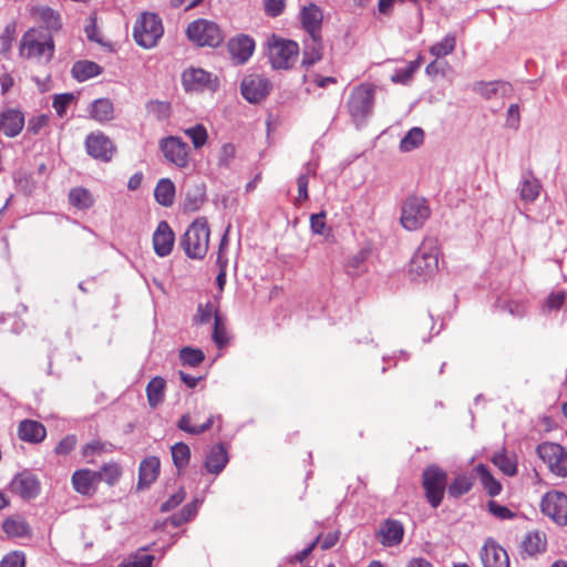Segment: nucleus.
I'll return each instance as SVG.
<instances>
[{"mask_svg": "<svg viewBox=\"0 0 567 567\" xmlns=\"http://www.w3.org/2000/svg\"><path fill=\"white\" fill-rule=\"evenodd\" d=\"M439 240L433 237L424 238L414 252L409 267L412 279H427L439 270Z\"/></svg>", "mask_w": 567, "mask_h": 567, "instance_id": "obj_1", "label": "nucleus"}, {"mask_svg": "<svg viewBox=\"0 0 567 567\" xmlns=\"http://www.w3.org/2000/svg\"><path fill=\"white\" fill-rule=\"evenodd\" d=\"M19 54L23 59L47 64L54 54L53 39L51 35L44 34L37 29H30L20 40Z\"/></svg>", "mask_w": 567, "mask_h": 567, "instance_id": "obj_2", "label": "nucleus"}, {"mask_svg": "<svg viewBox=\"0 0 567 567\" xmlns=\"http://www.w3.org/2000/svg\"><path fill=\"white\" fill-rule=\"evenodd\" d=\"M210 229L205 217L195 219L181 239V246L186 256L192 259H203L208 250Z\"/></svg>", "mask_w": 567, "mask_h": 567, "instance_id": "obj_3", "label": "nucleus"}, {"mask_svg": "<svg viewBox=\"0 0 567 567\" xmlns=\"http://www.w3.org/2000/svg\"><path fill=\"white\" fill-rule=\"evenodd\" d=\"M266 45L269 62L275 70H288L293 66L299 54L297 42L271 34Z\"/></svg>", "mask_w": 567, "mask_h": 567, "instance_id": "obj_4", "label": "nucleus"}, {"mask_svg": "<svg viewBox=\"0 0 567 567\" xmlns=\"http://www.w3.org/2000/svg\"><path fill=\"white\" fill-rule=\"evenodd\" d=\"M164 33L161 18L156 13L143 12L135 21L133 38L145 49L155 47Z\"/></svg>", "mask_w": 567, "mask_h": 567, "instance_id": "obj_5", "label": "nucleus"}, {"mask_svg": "<svg viewBox=\"0 0 567 567\" xmlns=\"http://www.w3.org/2000/svg\"><path fill=\"white\" fill-rule=\"evenodd\" d=\"M188 39L199 47L216 48L224 41V32L219 25L207 19H197L186 29Z\"/></svg>", "mask_w": 567, "mask_h": 567, "instance_id": "obj_6", "label": "nucleus"}, {"mask_svg": "<svg viewBox=\"0 0 567 567\" xmlns=\"http://www.w3.org/2000/svg\"><path fill=\"white\" fill-rule=\"evenodd\" d=\"M374 104V90L369 84H361L353 89L348 101L349 113L357 124H363L371 115Z\"/></svg>", "mask_w": 567, "mask_h": 567, "instance_id": "obj_7", "label": "nucleus"}, {"mask_svg": "<svg viewBox=\"0 0 567 567\" xmlns=\"http://www.w3.org/2000/svg\"><path fill=\"white\" fill-rule=\"evenodd\" d=\"M431 209L422 197L412 196L404 200L400 223L409 231L420 229L430 218Z\"/></svg>", "mask_w": 567, "mask_h": 567, "instance_id": "obj_8", "label": "nucleus"}, {"mask_svg": "<svg viewBox=\"0 0 567 567\" xmlns=\"http://www.w3.org/2000/svg\"><path fill=\"white\" fill-rule=\"evenodd\" d=\"M422 486L429 504L436 508L443 501L447 487V474L436 465L427 466L422 475Z\"/></svg>", "mask_w": 567, "mask_h": 567, "instance_id": "obj_9", "label": "nucleus"}, {"mask_svg": "<svg viewBox=\"0 0 567 567\" xmlns=\"http://www.w3.org/2000/svg\"><path fill=\"white\" fill-rule=\"evenodd\" d=\"M537 455L555 476L567 477V451L558 443L544 442L536 449Z\"/></svg>", "mask_w": 567, "mask_h": 567, "instance_id": "obj_10", "label": "nucleus"}, {"mask_svg": "<svg viewBox=\"0 0 567 567\" xmlns=\"http://www.w3.org/2000/svg\"><path fill=\"white\" fill-rule=\"evenodd\" d=\"M540 508L544 515L559 525H567V495L561 492H548L544 495Z\"/></svg>", "mask_w": 567, "mask_h": 567, "instance_id": "obj_11", "label": "nucleus"}, {"mask_svg": "<svg viewBox=\"0 0 567 567\" xmlns=\"http://www.w3.org/2000/svg\"><path fill=\"white\" fill-rule=\"evenodd\" d=\"M182 82L186 91H215L218 86L217 78L200 68L186 69L182 74Z\"/></svg>", "mask_w": 567, "mask_h": 567, "instance_id": "obj_12", "label": "nucleus"}, {"mask_svg": "<svg viewBox=\"0 0 567 567\" xmlns=\"http://www.w3.org/2000/svg\"><path fill=\"white\" fill-rule=\"evenodd\" d=\"M164 157L179 168L188 165V145L179 137L168 136L159 142Z\"/></svg>", "mask_w": 567, "mask_h": 567, "instance_id": "obj_13", "label": "nucleus"}, {"mask_svg": "<svg viewBox=\"0 0 567 567\" xmlns=\"http://www.w3.org/2000/svg\"><path fill=\"white\" fill-rule=\"evenodd\" d=\"M240 89L248 102L258 103L270 93L271 84L265 76L250 74L243 79Z\"/></svg>", "mask_w": 567, "mask_h": 567, "instance_id": "obj_14", "label": "nucleus"}, {"mask_svg": "<svg viewBox=\"0 0 567 567\" xmlns=\"http://www.w3.org/2000/svg\"><path fill=\"white\" fill-rule=\"evenodd\" d=\"M85 147L90 156L102 162H110L115 152L113 142L101 132L87 135Z\"/></svg>", "mask_w": 567, "mask_h": 567, "instance_id": "obj_15", "label": "nucleus"}, {"mask_svg": "<svg viewBox=\"0 0 567 567\" xmlns=\"http://www.w3.org/2000/svg\"><path fill=\"white\" fill-rule=\"evenodd\" d=\"M480 556L484 567H509L507 551L492 538L485 540Z\"/></svg>", "mask_w": 567, "mask_h": 567, "instance_id": "obj_16", "label": "nucleus"}, {"mask_svg": "<svg viewBox=\"0 0 567 567\" xmlns=\"http://www.w3.org/2000/svg\"><path fill=\"white\" fill-rule=\"evenodd\" d=\"M11 488L23 499H32L40 493V482L34 474L23 472L14 476Z\"/></svg>", "mask_w": 567, "mask_h": 567, "instance_id": "obj_17", "label": "nucleus"}, {"mask_svg": "<svg viewBox=\"0 0 567 567\" xmlns=\"http://www.w3.org/2000/svg\"><path fill=\"white\" fill-rule=\"evenodd\" d=\"M175 235L167 221L162 220L158 223L153 234L154 251L159 257L168 256L174 246Z\"/></svg>", "mask_w": 567, "mask_h": 567, "instance_id": "obj_18", "label": "nucleus"}, {"mask_svg": "<svg viewBox=\"0 0 567 567\" xmlns=\"http://www.w3.org/2000/svg\"><path fill=\"white\" fill-rule=\"evenodd\" d=\"M71 482L75 492L84 496H91L96 492L99 476L95 471L82 468L72 474Z\"/></svg>", "mask_w": 567, "mask_h": 567, "instance_id": "obj_19", "label": "nucleus"}, {"mask_svg": "<svg viewBox=\"0 0 567 567\" xmlns=\"http://www.w3.org/2000/svg\"><path fill=\"white\" fill-rule=\"evenodd\" d=\"M24 126V115L19 110L8 109L0 114V131L8 137L20 134Z\"/></svg>", "mask_w": 567, "mask_h": 567, "instance_id": "obj_20", "label": "nucleus"}, {"mask_svg": "<svg viewBox=\"0 0 567 567\" xmlns=\"http://www.w3.org/2000/svg\"><path fill=\"white\" fill-rule=\"evenodd\" d=\"M404 535L403 525L395 519H386L380 527L378 537L383 546L392 547L399 545Z\"/></svg>", "mask_w": 567, "mask_h": 567, "instance_id": "obj_21", "label": "nucleus"}, {"mask_svg": "<svg viewBox=\"0 0 567 567\" xmlns=\"http://www.w3.org/2000/svg\"><path fill=\"white\" fill-rule=\"evenodd\" d=\"M159 466L161 462L156 456H148L141 462L138 468V489L147 488L156 481L159 474Z\"/></svg>", "mask_w": 567, "mask_h": 567, "instance_id": "obj_22", "label": "nucleus"}, {"mask_svg": "<svg viewBox=\"0 0 567 567\" xmlns=\"http://www.w3.org/2000/svg\"><path fill=\"white\" fill-rule=\"evenodd\" d=\"M18 436L20 440L28 443H40L47 436V430L38 421L34 420H23L20 422L18 427Z\"/></svg>", "mask_w": 567, "mask_h": 567, "instance_id": "obj_23", "label": "nucleus"}, {"mask_svg": "<svg viewBox=\"0 0 567 567\" xmlns=\"http://www.w3.org/2000/svg\"><path fill=\"white\" fill-rule=\"evenodd\" d=\"M301 23L308 35H320L322 12L316 4H309L301 11Z\"/></svg>", "mask_w": 567, "mask_h": 567, "instance_id": "obj_24", "label": "nucleus"}, {"mask_svg": "<svg viewBox=\"0 0 567 567\" xmlns=\"http://www.w3.org/2000/svg\"><path fill=\"white\" fill-rule=\"evenodd\" d=\"M33 20L41 22L50 30H59L62 25L60 14L48 6H33L30 8Z\"/></svg>", "mask_w": 567, "mask_h": 567, "instance_id": "obj_25", "label": "nucleus"}, {"mask_svg": "<svg viewBox=\"0 0 567 567\" xmlns=\"http://www.w3.org/2000/svg\"><path fill=\"white\" fill-rule=\"evenodd\" d=\"M540 189L542 184L539 179L535 177L530 171L523 173L519 184V196L522 200L525 203H534L538 198Z\"/></svg>", "mask_w": 567, "mask_h": 567, "instance_id": "obj_26", "label": "nucleus"}, {"mask_svg": "<svg viewBox=\"0 0 567 567\" xmlns=\"http://www.w3.org/2000/svg\"><path fill=\"white\" fill-rule=\"evenodd\" d=\"M206 202V187L204 184H192L187 186L183 203L184 212L194 213L200 209Z\"/></svg>", "mask_w": 567, "mask_h": 567, "instance_id": "obj_27", "label": "nucleus"}, {"mask_svg": "<svg viewBox=\"0 0 567 567\" xmlns=\"http://www.w3.org/2000/svg\"><path fill=\"white\" fill-rule=\"evenodd\" d=\"M254 49L255 42L248 35H240L229 42L230 54L238 63H245L252 55Z\"/></svg>", "mask_w": 567, "mask_h": 567, "instance_id": "obj_28", "label": "nucleus"}, {"mask_svg": "<svg viewBox=\"0 0 567 567\" xmlns=\"http://www.w3.org/2000/svg\"><path fill=\"white\" fill-rule=\"evenodd\" d=\"M228 463V454L224 445H214L207 454L205 467L208 473L219 474Z\"/></svg>", "mask_w": 567, "mask_h": 567, "instance_id": "obj_29", "label": "nucleus"}, {"mask_svg": "<svg viewBox=\"0 0 567 567\" xmlns=\"http://www.w3.org/2000/svg\"><path fill=\"white\" fill-rule=\"evenodd\" d=\"M322 58V42L321 34L313 37L308 35L305 40L302 65L310 66L321 60Z\"/></svg>", "mask_w": 567, "mask_h": 567, "instance_id": "obj_30", "label": "nucleus"}, {"mask_svg": "<svg viewBox=\"0 0 567 567\" xmlns=\"http://www.w3.org/2000/svg\"><path fill=\"white\" fill-rule=\"evenodd\" d=\"M71 73L75 80L84 82L101 74L102 68L92 61H78L73 64Z\"/></svg>", "mask_w": 567, "mask_h": 567, "instance_id": "obj_31", "label": "nucleus"}, {"mask_svg": "<svg viewBox=\"0 0 567 567\" xmlns=\"http://www.w3.org/2000/svg\"><path fill=\"white\" fill-rule=\"evenodd\" d=\"M154 196L159 205L164 207L172 206L175 198L174 183L169 178L159 179L154 189Z\"/></svg>", "mask_w": 567, "mask_h": 567, "instance_id": "obj_32", "label": "nucleus"}, {"mask_svg": "<svg viewBox=\"0 0 567 567\" xmlns=\"http://www.w3.org/2000/svg\"><path fill=\"white\" fill-rule=\"evenodd\" d=\"M90 115L97 122H107L114 117L113 103L109 99H97L92 102Z\"/></svg>", "mask_w": 567, "mask_h": 567, "instance_id": "obj_33", "label": "nucleus"}, {"mask_svg": "<svg viewBox=\"0 0 567 567\" xmlns=\"http://www.w3.org/2000/svg\"><path fill=\"white\" fill-rule=\"evenodd\" d=\"M318 168V164L316 162H308L303 165L302 172L297 178V186H298V202H306L309 198L308 195V184H309V176L316 175Z\"/></svg>", "mask_w": 567, "mask_h": 567, "instance_id": "obj_34", "label": "nucleus"}, {"mask_svg": "<svg viewBox=\"0 0 567 567\" xmlns=\"http://www.w3.org/2000/svg\"><path fill=\"white\" fill-rule=\"evenodd\" d=\"M492 462L505 475L514 476L517 474V460L515 455H509L505 450L493 455Z\"/></svg>", "mask_w": 567, "mask_h": 567, "instance_id": "obj_35", "label": "nucleus"}, {"mask_svg": "<svg viewBox=\"0 0 567 567\" xmlns=\"http://www.w3.org/2000/svg\"><path fill=\"white\" fill-rule=\"evenodd\" d=\"M522 548L529 556L544 551L546 548L545 535L539 532L528 533L522 543Z\"/></svg>", "mask_w": 567, "mask_h": 567, "instance_id": "obj_36", "label": "nucleus"}, {"mask_svg": "<svg viewBox=\"0 0 567 567\" xmlns=\"http://www.w3.org/2000/svg\"><path fill=\"white\" fill-rule=\"evenodd\" d=\"M165 380L161 377H154L146 386L148 404L152 408L157 406L164 400Z\"/></svg>", "mask_w": 567, "mask_h": 567, "instance_id": "obj_37", "label": "nucleus"}, {"mask_svg": "<svg viewBox=\"0 0 567 567\" xmlns=\"http://www.w3.org/2000/svg\"><path fill=\"white\" fill-rule=\"evenodd\" d=\"M70 204L78 209H89L93 206L94 199L92 194L83 187L72 188L69 193Z\"/></svg>", "mask_w": 567, "mask_h": 567, "instance_id": "obj_38", "label": "nucleus"}, {"mask_svg": "<svg viewBox=\"0 0 567 567\" xmlns=\"http://www.w3.org/2000/svg\"><path fill=\"white\" fill-rule=\"evenodd\" d=\"M192 422H193V416L189 413H186V414L182 415V417L179 419V421L177 423V426L179 430H182L186 433H189L193 435H198V434H202L210 429V426L214 423V416L210 415L206 420V422L203 423L202 425H193Z\"/></svg>", "mask_w": 567, "mask_h": 567, "instance_id": "obj_39", "label": "nucleus"}, {"mask_svg": "<svg viewBox=\"0 0 567 567\" xmlns=\"http://www.w3.org/2000/svg\"><path fill=\"white\" fill-rule=\"evenodd\" d=\"M2 529L9 537H24L30 533L29 525L24 519L13 517L4 519Z\"/></svg>", "mask_w": 567, "mask_h": 567, "instance_id": "obj_40", "label": "nucleus"}, {"mask_svg": "<svg viewBox=\"0 0 567 567\" xmlns=\"http://www.w3.org/2000/svg\"><path fill=\"white\" fill-rule=\"evenodd\" d=\"M477 474L480 475L481 483L489 496H496L502 491L501 483L491 474L485 465L477 466Z\"/></svg>", "mask_w": 567, "mask_h": 567, "instance_id": "obj_41", "label": "nucleus"}, {"mask_svg": "<svg viewBox=\"0 0 567 567\" xmlns=\"http://www.w3.org/2000/svg\"><path fill=\"white\" fill-rule=\"evenodd\" d=\"M95 472L99 476V482L103 481L111 486L115 485L122 476V468L115 462L106 463L100 471Z\"/></svg>", "mask_w": 567, "mask_h": 567, "instance_id": "obj_42", "label": "nucleus"}, {"mask_svg": "<svg viewBox=\"0 0 567 567\" xmlns=\"http://www.w3.org/2000/svg\"><path fill=\"white\" fill-rule=\"evenodd\" d=\"M171 452L173 463L177 470H183L188 465L190 458V450L187 444L183 442L175 443L171 447Z\"/></svg>", "mask_w": 567, "mask_h": 567, "instance_id": "obj_43", "label": "nucleus"}, {"mask_svg": "<svg viewBox=\"0 0 567 567\" xmlns=\"http://www.w3.org/2000/svg\"><path fill=\"white\" fill-rule=\"evenodd\" d=\"M424 141V132L420 127H412L400 142L402 152H410L419 147Z\"/></svg>", "mask_w": 567, "mask_h": 567, "instance_id": "obj_44", "label": "nucleus"}, {"mask_svg": "<svg viewBox=\"0 0 567 567\" xmlns=\"http://www.w3.org/2000/svg\"><path fill=\"white\" fill-rule=\"evenodd\" d=\"M148 114L154 116L158 121L167 120L172 113V106L168 102L152 100L145 105Z\"/></svg>", "mask_w": 567, "mask_h": 567, "instance_id": "obj_45", "label": "nucleus"}, {"mask_svg": "<svg viewBox=\"0 0 567 567\" xmlns=\"http://www.w3.org/2000/svg\"><path fill=\"white\" fill-rule=\"evenodd\" d=\"M471 487V480L465 475H458L447 486V493L451 497L457 498L470 492Z\"/></svg>", "mask_w": 567, "mask_h": 567, "instance_id": "obj_46", "label": "nucleus"}, {"mask_svg": "<svg viewBox=\"0 0 567 567\" xmlns=\"http://www.w3.org/2000/svg\"><path fill=\"white\" fill-rule=\"evenodd\" d=\"M179 359L184 365L197 367L204 361L205 354L200 349L185 347L179 351Z\"/></svg>", "mask_w": 567, "mask_h": 567, "instance_id": "obj_47", "label": "nucleus"}, {"mask_svg": "<svg viewBox=\"0 0 567 567\" xmlns=\"http://www.w3.org/2000/svg\"><path fill=\"white\" fill-rule=\"evenodd\" d=\"M455 44V37L453 34H447L440 42L433 44L430 52L436 58L445 56L454 51Z\"/></svg>", "mask_w": 567, "mask_h": 567, "instance_id": "obj_48", "label": "nucleus"}, {"mask_svg": "<svg viewBox=\"0 0 567 567\" xmlns=\"http://www.w3.org/2000/svg\"><path fill=\"white\" fill-rule=\"evenodd\" d=\"M185 134L192 140L196 150L203 147L207 142V131L202 124L185 130Z\"/></svg>", "mask_w": 567, "mask_h": 567, "instance_id": "obj_49", "label": "nucleus"}, {"mask_svg": "<svg viewBox=\"0 0 567 567\" xmlns=\"http://www.w3.org/2000/svg\"><path fill=\"white\" fill-rule=\"evenodd\" d=\"M215 316H218V313L212 302H207L205 305L199 303L195 320L204 324L209 322L213 317L215 318Z\"/></svg>", "mask_w": 567, "mask_h": 567, "instance_id": "obj_50", "label": "nucleus"}, {"mask_svg": "<svg viewBox=\"0 0 567 567\" xmlns=\"http://www.w3.org/2000/svg\"><path fill=\"white\" fill-rule=\"evenodd\" d=\"M14 37H16V23L14 22L8 23L4 27L2 34L0 37L2 53H7L8 51H10L13 40H14Z\"/></svg>", "mask_w": 567, "mask_h": 567, "instance_id": "obj_51", "label": "nucleus"}, {"mask_svg": "<svg viewBox=\"0 0 567 567\" xmlns=\"http://www.w3.org/2000/svg\"><path fill=\"white\" fill-rule=\"evenodd\" d=\"M235 146L230 143H226L221 146L218 155L217 165L223 168H228L231 161L235 157Z\"/></svg>", "mask_w": 567, "mask_h": 567, "instance_id": "obj_52", "label": "nucleus"}, {"mask_svg": "<svg viewBox=\"0 0 567 567\" xmlns=\"http://www.w3.org/2000/svg\"><path fill=\"white\" fill-rule=\"evenodd\" d=\"M213 340L219 347H224L227 343L226 329L219 316H215Z\"/></svg>", "mask_w": 567, "mask_h": 567, "instance_id": "obj_53", "label": "nucleus"}, {"mask_svg": "<svg viewBox=\"0 0 567 567\" xmlns=\"http://www.w3.org/2000/svg\"><path fill=\"white\" fill-rule=\"evenodd\" d=\"M153 560V555L134 556L122 561L117 567H152Z\"/></svg>", "mask_w": 567, "mask_h": 567, "instance_id": "obj_54", "label": "nucleus"}, {"mask_svg": "<svg viewBox=\"0 0 567 567\" xmlns=\"http://www.w3.org/2000/svg\"><path fill=\"white\" fill-rule=\"evenodd\" d=\"M110 451L111 450L107 449L106 443H103L101 441H92L82 447V455L84 457H89V456L100 455L104 452H110Z\"/></svg>", "mask_w": 567, "mask_h": 567, "instance_id": "obj_55", "label": "nucleus"}, {"mask_svg": "<svg viewBox=\"0 0 567 567\" xmlns=\"http://www.w3.org/2000/svg\"><path fill=\"white\" fill-rule=\"evenodd\" d=\"M487 507L489 513L499 519H511L515 516V514L508 507L494 501H489Z\"/></svg>", "mask_w": 567, "mask_h": 567, "instance_id": "obj_56", "label": "nucleus"}, {"mask_svg": "<svg viewBox=\"0 0 567 567\" xmlns=\"http://www.w3.org/2000/svg\"><path fill=\"white\" fill-rule=\"evenodd\" d=\"M499 85V82H477L474 84V91L485 99H491L496 94Z\"/></svg>", "mask_w": 567, "mask_h": 567, "instance_id": "obj_57", "label": "nucleus"}, {"mask_svg": "<svg viewBox=\"0 0 567 567\" xmlns=\"http://www.w3.org/2000/svg\"><path fill=\"white\" fill-rule=\"evenodd\" d=\"M72 100H73V95L71 93L59 94V95L54 96L52 106L59 116L64 115V113H65L68 106L70 105V103L72 102Z\"/></svg>", "mask_w": 567, "mask_h": 567, "instance_id": "obj_58", "label": "nucleus"}, {"mask_svg": "<svg viewBox=\"0 0 567 567\" xmlns=\"http://www.w3.org/2000/svg\"><path fill=\"white\" fill-rule=\"evenodd\" d=\"M24 555L20 551H12L0 561V567H24Z\"/></svg>", "mask_w": 567, "mask_h": 567, "instance_id": "obj_59", "label": "nucleus"}, {"mask_svg": "<svg viewBox=\"0 0 567 567\" xmlns=\"http://www.w3.org/2000/svg\"><path fill=\"white\" fill-rule=\"evenodd\" d=\"M367 259V252L365 251H359L353 257H351L348 261V272L350 275H357L359 271H361L364 261Z\"/></svg>", "mask_w": 567, "mask_h": 567, "instance_id": "obj_60", "label": "nucleus"}, {"mask_svg": "<svg viewBox=\"0 0 567 567\" xmlns=\"http://www.w3.org/2000/svg\"><path fill=\"white\" fill-rule=\"evenodd\" d=\"M75 445H76L75 435H66L58 443L54 451L59 455H66L75 447Z\"/></svg>", "mask_w": 567, "mask_h": 567, "instance_id": "obj_61", "label": "nucleus"}, {"mask_svg": "<svg viewBox=\"0 0 567 567\" xmlns=\"http://www.w3.org/2000/svg\"><path fill=\"white\" fill-rule=\"evenodd\" d=\"M310 228L312 233L323 235L326 229V213L312 214L310 216Z\"/></svg>", "mask_w": 567, "mask_h": 567, "instance_id": "obj_62", "label": "nucleus"}, {"mask_svg": "<svg viewBox=\"0 0 567 567\" xmlns=\"http://www.w3.org/2000/svg\"><path fill=\"white\" fill-rule=\"evenodd\" d=\"M186 493L184 489H179L177 493L173 494L166 502L161 505L162 512H169L176 506H178L185 499Z\"/></svg>", "mask_w": 567, "mask_h": 567, "instance_id": "obj_63", "label": "nucleus"}, {"mask_svg": "<svg viewBox=\"0 0 567 567\" xmlns=\"http://www.w3.org/2000/svg\"><path fill=\"white\" fill-rule=\"evenodd\" d=\"M265 11L270 17H277L282 13L285 9V0H265Z\"/></svg>", "mask_w": 567, "mask_h": 567, "instance_id": "obj_64", "label": "nucleus"}]
</instances>
